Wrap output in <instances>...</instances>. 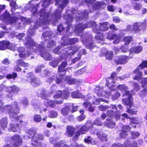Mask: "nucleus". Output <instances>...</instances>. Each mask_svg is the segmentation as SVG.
<instances>
[{
    "instance_id": "1",
    "label": "nucleus",
    "mask_w": 147,
    "mask_h": 147,
    "mask_svg": "<svg viewBox=\"0 0 147 147\" xmlns=\"http://www.w3.org/2000/svg\"><path fill=\"white\" fill-rule=\"evenodd\" d=\"M24 45L34 50L36 53H39L40 55L46 60H50L51 57L50 54L47 51L45 47L41 45H36L34 40L30 37H28L26 39Z\"/></svg>"
},
{
    "instance_id": "2",
    "label": "nucleus",
    "mask_w": 147,
    "mask_h": 147,
    "mask_svg": "<svg viewBox=\"0 0 147 147\" xmlns=\"http://www.w3.org/2000/svg\"><path fill=\"white\" fill-rule=\"evenodd\" d=\"M94 125L90 121L87 122L85 125H82L80 127L79 130L76 131L75 135L72 138V140H77L80 134H86L89 130H90V132L91 134L93 135L95 134L98 130L94 128Z\"/></svg>"
},
{
    "instance_id": "3",
    "label": "nucleus",
    "mask_w": 147,
    "mask_h": 147,
    "mask_svg": "<svg viewBox=\"0 0 147 147\" xmlns=\"http://www.w3.org/2000/svg\"><path fill=\"white\" fill-rule=\"evenodd\" d=\"M10 139V144H7L3 147H20L22 144V138L18 134L14 135Z\"/></svg>"
},
{
    "instance_id": "4",
    "label": "nucleus",
    "mask_w": 147,
    "mask_h": 147,
    "mask_svg": "<svg viewBox=\"0 0 147 147\" xmlns=\"http://www.w3.org/2000/svg\"><path fill=\"white\" fill-rule=\"evenodd\" d=\"M0 20L5 23L11 24L16 23L19 18L16 16H12L7 10L0 16Z\"/></svg>"
},
{
    "instance_id": "5",
    "label": "nucleus",
    "mask_w": 147,
    "mask_h": 147,
    "mask_svg": "<svg viewBox=\"0 0 147 147\" xmlns=\"http://www.w3.org/2000/svg\"><path fill=\"white\" fill-rule=\"evenodd\" d=\"M15 106H12L11 105H8L6 106V109L10 117L14 118L15 115L19 113L20 109L18 107V103L15 102Z\"/></svg>"
},
{
    "instance_id": "6",
    "label": "nucleus",
    "mask_w": 147,
    "mask_h": 147,
    "mask_svg": "<svg viewBox=\"0 0 147 147\" xmlns=\"http://www.w3.org/2000/svg\"><path fill=\"white\" fill-rule=\"evenodd\" d=\"M129 59L130 57L128 56L121 55L115 56L114 61L116 65H124L128 62Z\"/></svg>"
},
{
    "instance_id": "7",
    "label": "nucleus",
    "mask_w": 147,
    "mask_h": 147,
    "mask_svg": "<svg viewBox=\"0 0 147 147\" xmlns=\"http://www.w3.org/2000/svg\"><path fill=\"white\" fill-rule=\"evenodd\" d=\"M44 138L42 134L37 133L31 139L32 145L34 147H39L42 145L41 141Z\"/></svg>"
},
{
    "instance_id": "8",
    "label": "nucleus",
    "mask_w": 147,
    "mask_h": 147,
    "mask_svg": "<svg viewBox=\"0 0 147 147\" xmlns=\"http://www.w3.org/2000/svg\"><path fill=\"white\" fill-rule=\"evenodd\" d=\"M64 19L66 20L65 23L67 25L66 30V32H68L71 28L72 30L74 29V26L72 24L74 17L73 16L69 13L67 15H65L64 16Z\"/></svg>"
},
{
    "instance_id": "9",
    "label": "nucleus",
    "mask_w": 147,
    "mask_h": 147,
    "mask_svg": "<svg viewBox=\"0 0 147 147\" xmlns=\"http://www.w3.org/2000/svg\"><path fill=\"white\" fill-rule=\"evenodd\" d=\"M109 24L108 22H104L102 23H100L99 26L97 25L96 26V29H94L93 31L94 33H98V30L101 32H104L108 30L109 28L107 26Z\"/></svg>"
},
{
    "instance_id": "10",
    "label": "nucleus",
    "mask_w": 147,
    "mask_h": 147,
    "mask_svg": "<svg viewBox=\"0 0 147 147\" xmlns=\"http://www.w3.org/2000/svg\"><path fill=\"white\" fill-rule=\"evenodd\" d=\"M121 128L122 129L119 131V136L121 138H125L128 135V132L131 130V128L128 125H123Z\"/></svg>"
},
{
    "instance_id": "11",
    "label": "nucleus",
    "mask_w": 147,
    "mask_h": 147,
    "mask_svg": "<svg viewBox=\"0 0 147 147\" xmlns=\"http://www.w3.org/2000/svg\"><path fill=\"white\" fill-rule=\"evenodd\" d=\"M146 25H145L143 23L140 22H136L134 23L132 25V30L135 33H138L140 32L141 29L140 28V27L143 28V30H146Z\"/></svg>"
},
{
    "instance_id": "12",
    "label": "nucleus",
    "mask_w": 147,
    "mask_h": 147,
    "mask_svg": "<svg viewBox=\"0 0 147 147\" xmlns=\"http://www.w3.org/2000/svg\"><path fill=\"white\" fill-rule=\"evenodd\" d=\"M76 129L73 126L68 125L66 126L65 135L69 137H74Z\"/></svg>"
},
{
    "instance_id": "13",
    "label": "nucleus",
    "mask_w": 147,
    "mask_h": 147,
    "mask_svg": "<svg viewBox=\"0 0 147 147\" xmlns=\"http://www.w3.org/2000/svg\"><path fill=\"white\" fill-rule=\"evenodd\" d=\"M140 67H138V66L133 71V74L135 75L133 78L134 80H137L138 81H139L141 79L142 76V73L141 71H140Z\"/></svg>"
},
{
    "instance_id": "14",
    "label": "nucleus",
    "mask_w": 147,
    "mask_h": 147,
    "mask_svg": "<svg viewBox=\"0 0 147 147\" xmlns=\"http://www.w3.org/2000/svg\"><path fill=\"white\" fill-rule=\"evenodd\" d=\"M78 41V39L76 37L72 38H67L64 41V43L62 44L63 46H65L67 45H73L76 44Z\"/></svg>"
},
{
    "instance_id": "15",
    "label": "nucleus",
    "mask_w": 147,
    "mask_h": 147,
    "mask_svg": "<svg viewBox=\"0 0 147 147\" xmlns=\"http://www.w3.org/2000/svg\"><path fill=\"white\" fill-rule=\"evenodd\" d=\"M20 90L19 88L15 85L8 86L7 88V92L10 94H17Z\"/></svg>"
},
{
    "instance_id": "16",
    "label": "nucleus",
    "mask_w": 147,
    "mask_h": 147,
    "mask_svg": "<svg viewBox=\"0 0 147 147\" xmlns=\"http://www.w3.org/2000/svg\"><path fill=\"white\" fill-rule=\"evenodd\" d=\"M8 123L7 117H5L0 119V134L2 133L1 128H2V129H4L5 128H6L7 127Z\"/></svg>"
},
{
    "instance_id": "17",
    "label": "nucleus",
    "mask_w": 147,
    "mask_h": 147,
    "mask_svg": "<svg viewBox=\"0 0 147 147\" xmlns=\"http://www.w3.org/2000/svg\"><path fill=\"white\" fill-rule=\"evenodd\" d=\"M143 48L141 45L134 46L131 48L129 50V54L131 55L133 53L138 54L142 51Z\"/></svg>"
},
{
    "instance_id": "18",
    "label": "nucleus",
    "mask_w": 147,
    "mask_h": 147,
    "mask_svg": "<svg viewBox=\"0 0 147 147\" xmlns=\"http://www.w3.org/2000/svg\"><path fill=\"white\" fill-rule=\"evenodd\" d=\"M86 29L84 24L82 23H79L76 24L74 29V32L78 34L82 33L83 31Z\"/></svg>"
},
{
    "instance_id": "19",
    "label": "nucleus",
    "mask_w": 147,
    "mask_h": 147,
    "mask_svg": "<svg viewBox=\"0 0 147 147\" xmlns=\"http://www.w3.org/2000/svg\"><path fill=\"white\" fill-rule=\"evenodd\" d=\"M122 103L126 106H128L131 108L133 105V98L127 97L122 99Z\"/></svg>"
},
{
    "instance_id": "20",
    "label": "nucleus",
    "mask_w": 147,
    "mask_h": 147,
    "mask_svg": "<svg viewBox=\"0 0 147 147\" xmlns=\"http://www.w3.org/2000/svg\"><path fill=\"white\" fill-rule=\"evenodd\" d=\"M71 107V104L68 105L62 108L61 110V113L64 116L68 115Z\"/></svg>"
},
{
    "instance_id": "21",
    "label": "nucleus",
    "mask_w": 147,
    "mask_h": 147,
    "mask_svg": "<svg viewBox=\"0 0 147 147\" xmlns=\"http://www.w3.org/2000/svg\"><path fill=\"white\" fill-rule=\"evenodd\" d=\"M10 45L9 41L4 40L0 41V50H4L8 49Z\"/></svg>"
},
{
    "instance_id": "22",
    "label": "nucleus",
    "mask_w": 147,
    "mask_h": 147,
    "mask_svg": "<svg viewBox=\"0 0 147 147\" xmlns=\"http://www.w3.org/2000/svg\"><path fill=\"white\" fill-rule=\"evenodd\" d=\"M96 135L97 136L99 140L102 142H106L107 140V135L103 133L101 131L96 132Z\"/></svg>"
},
{
    "instance_id": "23",
    "label": "nucleus",
    "mask_w": 147,
    "mask_h": 147,
    "mask_svg": "<svg viewBox=\"0 0 147 147\" xmlns=\"http://www.w3.org/2000/svg\"><path fill=\"white\" fill-rule=\"evenodd\" d=\"M9 127L8 129L10 131L13 132H16L18 131L20 129L19 124L18 123L15 124H10L9 125Z\"/></svg>"
},
{
    "instance_id": "24",
    "label": "nucleus",
    "mask_w": 147,
    "mask_h": 147,
    "mask_svg": "<svg viewBox=\"0 0 147 147\" xmlns=\"http://www.w3.org/2000/svg\"><path fill=\"white\" fill-rule=\"evenodd\" d=\"M50 16V13L49 12H46L45 9H41L40 12V17L43 18L44 20L47 21Z\"/></svg>"
},
{
    "instance_id": "25",
    "label": "nucleus",
    "mask_w": 147,
    "mask_h": 147,
    "mask_svg": "<svg viewBox=\"0 0 147 147\" xmlns=\"http://www.w3.org/2000/svg\"><path fill=\"white\" fill-rule=\"evenodd\" d=\"M106 121L105 125L107 127L111 128H113L115 127L116 123L111 119L107 118Z\"/></svg>"
},
{
    "instance_id": "26",
    "label": "nucleus",
    "mask_w": 147,
    "mask_h": 147,
    "mask_svg": "<svg viewBox=\"0 0 147 147\" xmlns=\"http://www.w3.org/2000/svg\"><path fill=\"white\" fill-rule=\"evenodd\" d=\"M67 65V63L66 62L63 61L62 62L61 64L58 67V71L59 73L66 72V70L65 69V67Z\"/></svg>"
},
{
    "instance_id": "27",
    "label": "nucleus",
    "mask_w": 147,
    "mask_h": 147,
    "mask_svg": "<svg viewBox=\"0 0 147 147\" xmlns=\"http://www.w3.org/2000/svg\"><path fill=\"white\" fill-rule=\"evenodd\" d=\"M30 83L33 87H36L39 85L41 81L39 79L35 77L32 80L30 81Z\"/></svg>"
},
{
    "instance_id": "28",
    "label": "nucleus",
    "mask_w": 147,
    "mask_h": 147,
    "mask_svg": "<svg viewBox=\"0 0 147 147\" xmlns=\"http://www.w3.org/2000/svg\"><path fill=\"white\" fill-rule=\"evenodd\" d=\"M104 5V2L96 1L94 4L93 7L94 9L98 10L101 8H104L103 6Z\"/></svg>"
},
{
    "instance_id": "29",
    "label": "nucleus",
    "mask_w": 147,
    "mask_h": 147,
    "mask_svg": "<svg viewBox=\"0 0 147 147\" xmlns=\"http://www.w3.org/2000/svg\"><path fill=\"white\" fill-rule=\"evenodd\" d=\"M132 7L133 9L136 10H140L142 8V6L141 4L132 1L131 2Z\"/></svg>"
},
{
    "instance_id": "30",
    "label": "nucleus",
    "mask_w": 147,
    "mask_h": 147,
    "mask_svg": "<svg viewBox=\"0 0 147 147\" xmlns=\"http://www.w3.org/2000/svg\"><path fill=\"white\" fill-rule=\"evenodd\" d=\"M92 38V37L91 35L86 34L82 38V41L84 44H87L91 41Z\"/></svg>"
},
{
    "instance_id": "31",
    "label": "nucleus",
    "mask_w": 147,
    "mask_h": 147,
    "mask_svg": "<svg viewBox=\"0 0 147 147\" xmlns=\"http://www.w3.org/2000/svg\"><path fill=\"white\" fill-rule=\"evenodd\" d=\"M36 133L37 132L36 131L32 128L30 129L26 133L28 138L31 139H32Z\"/></svg>"
},
{
    "instance_id": "32",
    "label": "nucleus",
    "mask_w": 147,
    "mask_h": 147,
    "mask_svg": "<svg viewBox=\"0 0 147 147\" xmlns=\"http://www.w3.org/2000/svg\"><path fill=\"white\" fill-rule=\"evenodd\" d=\"M133 38L131 36H125L123 39L124 42V45L125 46H128L131 42L133 41Z\"/></svg>"
},
{
    "instance_id": "33",
    "label": "nucleus",
    "mask_w": 147,
    "mask_h": 147,
    "mask_svg": "<svg viewBox=\"0 0 147 147\" xmlns=\"http://www.w3.org/2000/svg\"><path fill=\"white\" fill-rule=\"evenodd\" d=\"M55 103L53 101L49 99L46 100L44 102V104L47 107H50L52 108L55 107Z\"/></svg>"
},
{
    "instance_id": "34",
    "label": "nucleus",
    "mask_w": 147,
    "mask_h": 147,
    "mask_svg": "<svg viewBox=\"0 0 147 147\" xmlns=\"http://www.w3.org/2000/svg\"><path fill=\"white\" fill-rule=\"evenodd\" d=\"M114 53L112 51H107L105 54V56L106 59L111 60L113 58Z\"/></svg>"
},
{
    "instance_id": "35",
    "label": "nucleus",
    "mask_w": 147,
    "mask_h": 147,
    "mask_svg": "<svg viewBox=\"0 0 147 147\" xmlns=\"http://www.w3.org/2000/svg\"><path fill=\"white\" fill-rule=\"evenodd\" d=\"M16 64L17 65L23 66L24 67H28L29 65L28 63H26L23 61V60L21 59H18L16 61Z\"/></svg>"
},
{
    "instance_id": "36",
    "label": "nucleus",
    "mask_w": 147,
    "mask_h": 147,
    "mask_svg": "<svg viewBox=\"0 0 147 147\" xmlns=\"http://www.w3.org/2000/svg\"><path fill=\"white\" fill-rule=\"evenodd\" d=\"M98 30V33H95L97 34L94 37L95 38L96 40H99L100 41H103L104 40V36L103 34L100 32Z\"/></svg>"
},
{
    "instance_id": "37",
    "label": "nucleus",
    "mask_w": 147,
    "mask_h": 147,
    "mask_svg": "<svg viewBox=\"0 0 147 147\" xmlns=\"http://www.w3.org/2000/svg\"><path fill=\"white\" fill-rule=\"evenodd\" d=\"M65 80L67 83L70 85L75 84L76 82V80L74 78H72L69 76H67L66 77Z\"/></svg>"
},
{
    "instance_id": "38",
    "label": "nucleus",
    "mask_w": 147,
    "mask_h": 147,
    "mask_svg": "<svg viewBox=\"0 0 147 147\" xmlns=\"http://www.w3.org/2000/svg\"><path fill=\"white\" fill-rule=\"evenodd\" d=\"M84 24L85 28L94 27L95 28L94 29H96V26H97L96 22L93 21L87 22Z\"/></svg>"
},
{
    "instance_id": "39",
    "label": "nucleus",
    "mask_w": 147,
    "mask_h": 147,
    "mask_svg": "<svg viewBox=\"0 0 147 147\" xmlns=\"http://www.w3.org/2000/svg\"><path fill=\"white\" fill-rule=\"evenodd\" d=\"M117 88L121 91H125L128 89V87L124 84H121L117 86Z\"/></svg>"
},
{
    "instance_id": "40",
    "label": "nucleus",
    "mask_w": 147,
    "mask_h": 147,
    "mask_svg": "<svg viewBox=\"0 0 147 147\" xmlns=\"http://www.w3.org/2000/svg\"><path fill=\"white\" fill-rule=\"evenodd\" d=\"M56 43L53 40L49 41L47 45V47L48 49H51L53 48L56 45Z\"/></svg>"
},
{
    "instance_id": "41",
    "label": "nucleus",
    "mask_w": 147,
    "mask_h": 147,
    "mask_svg": "<svg viewBox=\"0 0 147 147\" xmlns=\"http://www.w3.org/2000/svg\"><path fill=\"white\" fill-rule=\"evenodd\" d=\"M117 36V35L115 34H112V32H109L107 36V38L109 40L114 39Z\"/></svg>"
},
{
    "instance_id": "42",
    "label": "nucleus",
    "mask_w": 147,
    "mask_h": 147,
    "mask_svg": "<svg viewBox=\"0 0 147 147\" xmlns=\"http://www.w3.org/2000/svg\"><path fill=\"white\" fill-rule=\"evenodd\" d=\"M71 96L73 98H79L81 97V94L78 91L72 92Z\"/></svg>"
},
{
    "instance_id": "43",
    "label": "nucleus",
    "mask_w": 147,
    "mask_h": 147,
    "mask_svg": "<svg viewBox=\"0 0 147 147\" xmlns=\"http://www.w3.org/2000/svg\"><path fill=\"white\" fill-rule=\"evenodd\" d=\"M126 111L130 114L136 115H137L138 111L136 109H131L130 108H127Z\"/></svg>"
},
{
    "instance_id": "44",
    "label": "nucleus",
    "mask_w": 147,
    "mask_h": 147,
    "mask_svg": "<svg viewBox=\"0 0 147 147\" xmlns=\"http://www.w3.org/2000/svg\"><path fill=\"white\" fill-rule=\"evenodd\" d=\"M17 76V74L16 72H13L12 74H7L6 76V78L8 79H13L14 80L15 79Z\"/></svg>"
},
{
    "instance_id": "45",
    "label": "nucleus",
    "mask_w": 147,
    "mask_h": 147,
    "mask_svg": "<svg viewBox=\"0 0 147 147\" xmlns=\"http://www.w3.org/2000/svg\"><path fill=\"white\" fill-rule=\"evenodd\" d=\"M34 121L37 123L40 122L42 121V118L41 116L38 114H36L34 116Z\"/></svg>"
},
{
    "instance_id": "46",
    "label": "nucleus",
    "mask_w": 147,
    "mask_h": 147,
    "mask_svg": "<svg viewBox=\"0 0 147 147\" xmlns=\"http://www.w3.org/2000/svg\"><path fill=\"white\" fill-rule=\"evenodd\" d=\"M131 138L133 139H135L137 138L140 134L138 131H131Z\"/></svg>"
},
{
    "instance_id": "47",
    "label": "nucleus",
    "mask_w": 147,
    "mask_h": 147,
    "mask_svg": "<svg viewBox=\"0 0 147 147\" xmlns=\"http://www.w3.org/2000/svg\"><path fill=\"white\" fill-rule=\"evenodd\" d=\"M138 67H140V69H141L147 68V60H143L141 63L138 65Z\"/></svg>"
},
{
    "instance_id": "48",
    "label": "nucleus",
    "mask_w": 147,
    "mask_h": 147,
    "mask_svg": "<svg viewBox=\"0 0 147 147\" xmlns=\"http://www.w3.org/2000/svg\"><path fill=\"white\" fill-rule=\"evenodd\" d=\"M61 61V60L58 59L56 60H53L51 62V64L53 67H56L58 65L59 63Z\"/></svg>"
},
{
    "instance_id": "49",
    "label": "nucleus",
    "mask_w": 147,
    "mask_h": 147,
    "mask_svg": "<svg viewBox=\"0 0 147 147\" xmlns=\"http://www.w3.org/2000/svg\"><path fill=\"white\" fill-rule=\"evenodd\" d=\"M82 55V54L80 53H79L77 55V57H75L73 59L72 61V63H75L76 62L80 60L81 58Z\"/></svg>"
},
{
    "instance_id": "50",
    "label": "nucleus",
    "mask_w": 147,
    "mask_h": 147,
    "mask_svg": "<svg viewBox=\"0 0 147 147\" xmlns=\"http://www.w3.org/2000/svg\"><path fill=\"white\" fill-rule=\"evenodd\" d=\"M62 91L59 90H58L56 94L53 95V97L55 98L58 99L62 97Z\"/></svg>"
},
{
    "instance_id": "51",
    "label": "nucleus",
    "mask_w": 147,
    "mask_h": 147,
    "mask_svg": "<svg viewBox=\"0 0 147 147\" xmlns=\"http://www.w3.org/2000/svg\"><path fill=\"white\" fill-rule=\"evenodd\" d=\"M122 53H127L129 50V47H126L124 45L121 46L119 47Z\"/></svg>"
},
{
    "instance_id": "52",
    "label": "nucleus",
    "mask_w": 147,
    "mask_h": 147,
    "mask_svg": "<svg viewBox=\"0 0 147 147\" xmlns=\"http://www.w3.org/2000/svg\"><path fill=\"white\" fill-rule=\"evenodd\" d=\"M70 93L67 91H62V98L63 99H67L69 97Z\"/></svg>"
},
{
    "instance_id": "53",
    "label": "nucleus",
    "mask_w": 147,
    "mask_h": 147,
    "mask_svg": "<svg viewBox=\"0 0 147 147\" xmlns=\"http://www.w3.org/2000/svg\"><path fill=\"white\" fill-rule=\"evenodd\" d=\"M103 92V90L100 88H98L95 91V93H96L98 96H101L102 95V93Z\"/></svg>"
},
{
    "instance_id": "54",
    "label": "nucleus",
    "mask_w": 147,
    "mask_h": 147,
    "mask_svg": "<svg viewBox=\"0 0 147 147\" xmlns=\"http://www.w3.org/2000/svg\"><path fill=\"white\" fill-rule=\"evenodd\" d=\"M121 95L120 93L118 92H116L112 96V99L115 100L118 99Z\"/></svg>"
},
{
    "instance_id": "55",
    "label": "nucleus",
    "mask_w": 147,
    "mask_h": 147,
    "mask_svg": "<svg viewBox=\"0 0 147 147\" xmlns=\"http://www.w3.org/2000/svg\"><path fill=\"white\" fill-rule=\"evenodd\" d=\"M92 140H93V139L90 136H88L87 138H85L84 139V141L87 144H93V143L92 142Z\"/></svg>"
},
{
    "instance_id": "56",
    "label": "nucleus",
    "mask_w": 147,
    "mask_h": 147,
    "mask_svg": "<svg viewBox=\"0 0 147 147\" xmlns=\"http://www.w3.org/2000/svg\"><path fill=\"white\" fill-rule=\"evenodd\" d=\"M64 141L63 140H60L59 142H56L53 144V147H62L63 145Z\"/></svg>"
},
{
    "instance_id": "57",
    "label": "nucleus",
    "mask_w": 147,
    "mask_h": 147,
    "mask_svg": "<svg viewBox=\"0 0 147 147\" xmlns=\"http://www.w3.org/2000/svg\"><path fill=\"white\" fill-rule=\"evenodd\" d=\"M78 106H74L73 104H72L71 105V110L70 112L71 113H74L78 111Z\"/></svg>"
},
{
    "instance_id": "58",
    "label": "nucleus",
    "mask_w": 147,
    "mask_h": 147,
    "mask_svg": "<svg viewBox=\"0 0 147 147\" xmlns=\"http://www.w3.org/2000/svg\"><path fill=\"white\" fill-rule=\"evenodd\" d=\"M122 147H129L131 146L130 142L128 140H125L123 144H122Z\"/></svg>"
},
{
    "instance_id": "59",
    "label": "nucleus",
    "mask_w": 147,
    "mask_h": 147,
    "mask_svg": "<svg viewBox=\"0 0 147 147\" xmlns=\"http://www.w3.org/2000/svg\"><path fill=\"white\" fill-rule=\"evenodd\" d=\"M51 32L49 31H47L43 32L42 34V36L44 38L48 37L49 38L51 36Z\"/></svg>"
},
{
    "instance_id": "60",
    "label": "nucleus",
    "mask_w": 147,
    "mask_h": 147,
    "mask_svg": "<svg viewBox=\"0 0 147 147\" xmlns=\"http://www.w3.org/2000/svg\"><path fill=\"white\" fill-rule=\"evenodd\" d=\"M49 117L51 118L56 117L57 115V112L54 111H51L49 113Z\"/></svg>"
},
{
    "instance_id": "61",
    "label": "nucleus",
    "mask_w": 147,
    "mask_h": 147,
    "mask_svg": "<svg viewBox=\"0 0 147 147\" xmlns=\"http://www.w3.org/2000/svg\"><path fill=\"white\" fill-rule=\"evenodd\" d=\"M65 28L63 26L62 24H60L57 27V30L59 32H61L64 31Z\"/></svg>"
},
{
    "instance_id": "62",
    "label": "nucleus",
    "mask_w": 147,
    "mask_h": 147,
    "mask_svg": "<svg viewBox=\"0 0 147 147\" xmlns=\"http://www.w3.org/2000/svg\"><path fill=\"white\" fill-rule=\"evenodd\" d=\"M140 83L143 87H145L146 86L147 81L145 78H143L142 79Z\"/></svg>"
},
{
    "instance_id": "63",
    "label": "nucleus",
    "mask_w": 147,
    "mask_h": 147,
    "mask_svg": "<svg viewBox=\"0 0 147 147\" xmlns=\"http://www.w3.org/2000/svg\"><path fill=\"white\" fill-rule=\"evenodd\" d=\"M93 124H94L97 125L101 126L102 125V123L100 121V119H95L94 121Z\"/></svg>"
},
{
    "instance_id": "64",
    "label": "nucleus",
    "mask_w": 147,
    "mask_h": 147,
    "mask_svg": "<svg viewBox=\"0 0 147 147\" xmlns=\"http://www.w3.org/2000/svg\"><path fill=\"white\" fill-rule=\"evenodd\" d=\"M9 5L10 6L14 9H15L17 6L16 3V1L13 0H11L10 2Z\"/></svg>"
}]
</instances>
